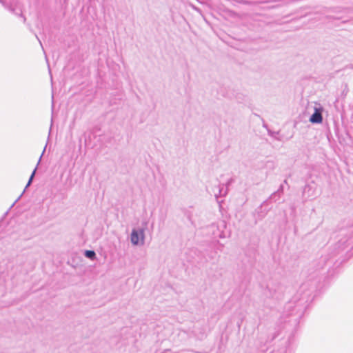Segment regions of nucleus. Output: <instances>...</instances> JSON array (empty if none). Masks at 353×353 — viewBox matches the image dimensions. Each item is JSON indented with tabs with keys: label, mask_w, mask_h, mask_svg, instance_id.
Segmentation results:
<instances>
[{
	"label": "nucleus",
	"mask_w": 353,
	"mask_h": 353,
	"mask_svg": "<svg viewBox=\"0 0 353 353\" xmlns=\"http://www.w3.org/2000/svg\"><path fill=\"white\" fill-rule=\"evenodd\" d=\"M316 276H311L308 281L302 283L292 299L285 305L279 319L280 323H284L283 327L288 324L296 327L299 323L309 303L314 298L317 281L312 279Z\"/></svg>",
	"instance_id": "obj_1"
},
{
	"label": "nucleus",
	"mask_w": 353,
	"mask_h": 353,
	"mask_svg": "<svg viewBox=\"0 0 353 353\" xmlns=\"http://www.w3.org/2000/svg\"><path fill=\"white\" fill-rule=\"evenodd\" d=\"M346 251L347 252H351L353 254V232L350 234L348 237L341 239L332 248V252L329 254L330 258L321 256L319 259L318 268L316 270L323 269L324 265L329 263L330 259L334 256H336L340 254L342 252Z\"/></svg>",
	"instance_id": "obj_2"
},
{
	"label": "nucleus",
	"mask_w": 353,
	"mask_h": 353,
	"mask_svg": "<svg viewBox=\"0 0 353 353\" xmlns=\"http://www.w3.org/2000/svg\"><path fill=\"white\" fill-rule=\"evenodd\" d=\"M148 223L143 222V227L133 228L130 234V241L133 245H143L145 243V230L147 228Z\"/></svg>",
	"instance_id": "obj_3"
},
{
	"label": "nucleus",
	"mask_w": 353,
	"mask_h": 353,
	"mask_svg": "<svg viewBox=\"0 0 353 353\" xmlns=\"http://www.w3.org/2000/svg\"><path fill=\"white\" fill-rule=\"evenodd\" d=\"M283 195L279 194L277 192H274L265 201H264L262 204L256 210V213L258 215L259 219H262L268 213V212L270 210V208L266 209H264V211L263 210V208L267 205H268L270 203L272 202H276L280 200Z\"/></svg>",
	"instance_id": "obj_4"
},
{
	"label": "nucleus",
	"mask_w": 353,
	"mask_h": 353,
	"mask_svg": "<svg viewBox=\"0 0 353 353\" xmlns=\"http://www.w3.org/2000/svg\"><path fill=\"white\" fill-rule=\"evenodd\" d=\"M0 3L2 4L4 8L8 10L10 12L22 18L23 23L26 21V18L23 14L21 8L18 7L16 2L12 1L0 0Z\"/></svg>",
	"instance_id": "obj_5"
},
{
	"label": "nucleus",
	"mask_w": 353,
	"mask_h": 353,
	"mask_svg": "<svg viewBox=\"0 0 353 353\" xmlns=\"http://www.w3.org/2000/svg\"><path fill=\"white\" fill-rule=\"evenodd\" d=\"M234 182V179L233 178H230L228 180V181L226 182V188L225 190H224V186L225 185L224 184H219L217 186H215L213 190H212V192L214 193L216 200H217V202L219 203V196H224L227 194V192H228V187L230 186L231 184H232Z\"/></svg>",
	"instance_id": "obj_6"
},
{
	"label": "nucleus",
	"mask_w": 353,
	"mask_h": 353,
	"mask_svg": "<svg viewBox=\"0 0 353 353\" xmlns=\"http://www.w3.org/2000/svg\"><path fill=\"white\" fill-rule=\"evenodd\" d=\"M267 291L268 292V294L266 293L267 296L279 299L283 293V286L280 283H277L275 286L268 283Z\"/></svg>",
	"instance_id": "obj_7"
},
{
	"label": "nucleus",
	"mask_w": 353,
	"mask_h": 353,
	"mask_svg": "<svg viewBox=\"0 0 353 353\" xmlns=\"http://www.w3.org/2000/svg\"><path fill=\"white\" fill-rule=\"evenodd\" d=\"M316 185L314 181L306 184L303 190V197L307 199L316 196Z\"/></svg>",
	"instance_id": "obj_8"
},
{
	"label": "nucleus",
	"mask_w": 353,
	"mask_h": 353,
	"mask_svg": "<svg viewBox=\"0 0 353 353\" xmlns=\"http://www.w3.org/2000/svg\"><path fill=\"white\" fill-rule=\"evenodd\" d=\"M309 121L314 124H319L323 121L322 108H315L314 113L310 116Z\"/></svg>",
	"instance_id": "obj_9"
},
{
	"label": "nucleus",
	"mask_w": 353,
	"mask_h": 353,
	"mask_svg": "<svg viewBox=\"0 0 353 353\" xmlns=\"http://www.w3.org/2000/svg\"><path fill=\"white\" fill-rule=\"evenodd\" d=\"M183 214L184 216L190 222L192 225L194 224V221L192 220L193 212L192 210V207H189L188 208L183 209Z\"/></svg>",
	"instance_id": "obj_10"
},
{
	"label": "nucleus",
	"mask_w": 353,
	"mask_h": 353,
	"mask_svg": "<svg viewBox=\"0 0 353 353\" xmlns=\"http://www.w3.org/2000/svg\"><path fill=\"white\" fill-rule=\"evenodd\" d=\"M219 92L222 96H223L225 97L230 98V99H232L233 97H235V98L237 97L236 96L234 95V93L233 92L226 91L225 88H221Z\"/></svg>",
	"instance_id": "obj_11"
},
{
	"label": "nucleus",
	"mask_w": 353,
	"mask_h": 353,
	"mask_svg": "<svg viewBox=\"0 0 353 353\" xmlns=\"http://www.w3.org/2000/svg\"><path fill=\"white\" fill-rule=\"evenodd\" d=\"M84 256L90 260H94L97 258L95 252L94 250H85Z\"/></svg>",
	"instance_id": "obj_12"
},
{
	"label": "nucleus",
	"mask_w": 353,
	"mask_h": 353,
	"mask_svg": "<svg viewBox=\"0 0 353 353\" xmlns=\"http://www.w3.org/2000/svg\"><path fill=\"white\" fill-rule=\"evenodd\" d=\"M44 152H45V149L43 150V151L42 154H43V153H44ZM42 155H43V154H41V157H40V158H39V161H38V163H37V165L36 168L34 169V170L32 171V174H31V175H30V178H29V179L30 180V181H33V179H34V175H35V173H36V170H37V166H38V165L39 164V163H40V161H41V159Z\"/></svg>",
	"instance_id": "obj_13"
},
{
	"label": "nucleus",
	"mask_w": 353,
	"mask_h": 353,
	"mask_svg": "<svg viewBox=\"0 0 353 353\" xmlns=\"http://www.w3.org/2000/svg\"><path fill=\"white\" fill-rule=\"evenodd\" d=\"M268 135L272 137V138L274 139H279L276 136L279 134V132L277 131V132H275V131H272L270 129H268Z\"/></svg>",
	"instance_id": "obj_14"
},
{
	"label": "nucleus",
	"mask_w": 353,
	"mask_h": 353,
	"mask_svg": "<svg viewBox=\"0 0 353 353\" xmlns=\"http://www.w3.org/2000/svg\"><path fill=\"white\" fill-rule=\"evenodd\" d=\"M279 194L283 195L284 193V185L283 184H281L278 188V190L276 191Z\"/></svg>",
	"instance_id": "obj_15"
},
{
	"label": "nucleus",
	"mask_w": 353,
	"mask_h": 353,
	"mask_svg": "<svg viewBox=\"0 0 353 353\" xmlns=\"http://www.w3.org/2000/svg\"><path fill=\"white\" fill-rule=\"evenodd\" d=\"M22 194H23V193L15 200V201L11 205V208L13 207L14 205L21 199V197L22 196Z\"/></svg>",
	"instance_id": "obj_16"
},
{
	"label": "nucleus",
	"mask_w": 353,
	"mask_h": 353,
	"mask_svg": "<svg viewBox=\"0 0 353 353\" xmlns=\"http://www.w3.org/2000/svg\"><path fill=\"white\" fill-rule=\"evenodd\" d=\"M32 181H30V179H28V183H27V184H26V185L25 190H26V188H28V186H30V185L32 184Z\"/></svg>",
	"instance_id": "obj_17"
},
{
	"label": "nucleus",
	"mask_w": 353,
	"mask_h": 353,
	"mask_svg": "<svg viewBox=\"0 0 353 353\" xmlns=\"http://www.w3.org/2000/svg\"><path fill=\"white\" fill-rule=\"evenodd\" d=\"M32 181H30V179H28V183H27V184H26V185L25 190H26V188H28V186H30V185L32 184Z\"/></svg>",
	"instance_id": "obj_18"
},
{
	"label": "nucleus",
	"mask_w": 353,
	"mask_h": 353,
	"mask_svg": "<svg viewBox=\"0 0 353 353\" xmlns=\"http://www.w3.org/2000/svg\"><path fill=\"white\" fill-rule=\"evenodd\" d=\"M263 127L266 128L267 130L269 129L268 127V125L265 123L264 121L263 122Z\"/></svg>",
	"instance_id": "obj_19"
},
{
	"label": "nucleus",
	"mask_w": 353,
	"mask_h": 353,
	"mask_svg": "<svg viewBox=\"0 0 353 353\" xmlns=\"http://www.w3.org/2000/svg\"><path fill=\"white\" fill-rule=\"evenodd\" d=\"M214 255H216V252H213L212 254L210 256L211 259H214Z\"/></svg>",
	"instance_id": "obj_20"
},
{
	"label": "nucleus",
	"mask_w": 353,
	"mask_h": 353,
	"mask_svg": "<svg viewBox=\"0 0 353 353\" xmlns=\"http://www.w3.org/2000/svg\"><path fill=\"white\" fill-rule=\"evenodd\" d=\"M283 185L284 184H286V185H288V180L287 179H285L284 181H283Z\"/></svg>",
	"instance_id": "obj_21"
},
{
	"label": "nucleus",
	"mask_w": 353,
	"mask_h": 353,
	"mask_svg": "<svg viewBox=\"0 0 353 353\" xmlns=\"http://www.w3.org/2000/svg\"><path fill=\"white\" fill-rule=\"evenodd\" d=\"M292 208V211H294V210H295V208H294V206H292V208Z\"/></svg>",
	"instance_id": "obj_22"
},
{
	"label": "nucleus",
	"mask_w": 353,
	"mask_h": 353,
	"mask_svg": "<svg viewBox=\"0 0 353 353\" xmlns=\"http://www.w3.org/2000/svg\"><path fill=\"white\" fill-rule=\"evenodd\" d=\"M276 335H274V336L272 337V339L273 340L274 339H275V337H276Z\"/></svg>",
	"instance_id": "obj_23"
},
{
	"label": "nucleus",
	"mask_w": 353,
	"mask_h": 353,
	"mask_svg": "<svg viewBox=\"0 0 353 353\" xmlns=\"http://www.w3.org/2000/svg\"><path fill=\"white\" fill-rule=\"evenodd\" d=\"M52 107H53V106H54V102H53V101H52Z\"/></svg>",
	"instance_id": "obj_24"
}]
</instances>
